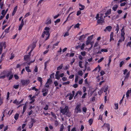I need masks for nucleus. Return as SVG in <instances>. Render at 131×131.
I'll return each mask as SVG.
<instances>
[{"mask_svg": "<svg viewBox=\"0 0 131 131\" xmlns=\"http://www.w3.org/2000/svg\"><path fill=\"white\" fill-rule=\"evenodd\" d=\"M50 28L48 27H46L44 28V31L43 32L41 37L45 38V40H47L49 38L50 34H49V30Z\"/></svg>", "mask_w": 131, "mask_h": 131, "instance_id": "1", "label": "nucleus"}, {"mask_svg": "<svg viewBox=\"0 0 131 131\" xmlns=\"http://www.w3.org/2000/svg\"><path fill=\"white\" fill-rule=\"evenodd\" d=\"M60 112L62 113L63 115H66L67 116L70 117L71 116V114L69 113L68 107V106H66L64 108H60Z\"/></svg>", "mask_w": 131, "mask_h": 131, "instance_id": "2", "label": "nucleus"}, {"mask_svg": "<svg viewBox=\"0 0 131 131\" xmlns=\"http://www.w3.org/2000/svg\"><path fill=\"white\" fill-rule=\"evenodd\" d=\"M103 14H101L99 17V14H97L95 18L97 19V22L98 24H101L103 23L104 22V18L105 17V16H103Z\"/></svg>", "mask_w": 131, "mask_h": 131, "instance_id": "3", "label": "nucleus"}, {"mask_svg": "<svg viewBox=\"0 0 131 131\" xmlns=\"http://www.w3.org/2000/svg\"><path fill=\"white\" fill-rule=\"evenodd\" d=\"M80 104H79L77 105L76 106L74 110L75 112L77 114L81 112V108Z\"/></svg>", "mask_w": 131, "mask_h": 131, "instance_id": "4", "label": "nucleus"}, {"mask_svg": "<svg viewBox=\"0 0 131 131\" xmlns=\"http://www.w3.org/2000/svg\"><path fill=\"white\" fill-rule=\"evenodd\" d=\"M6 47V43L4 42L3 43H1V48H0V54L2 53L3 50V47H4V49H5Z\"/></svg>", "mask_w": 131, "mask_h": 131, "instance_id": "5", "label": "nucleus"}, {"mask_svg": "<svg viewBox=\"0 0 131 131\" xmlns=\"http://www.w3.org/2000/svg\"><path fill=\"white\" fill-rule=\"evenodd\" d=\"M36 42H34L32 43L28 47V49L31 48V51H33L36 46Z\"/></svg>", "mask_w": 131, "mask_h": 131, "instance_id": "6", "label": "nucleus"}, {"mask_svg": "<svg viewBox=\"0 0 131 131\" xmlns=\"http://www.w3.org/2000/svg\"><path fill=\"white\" fill-rule=\"evenodd\" d=\"M36 122L35 119L34 118H31V121L29 125V128H32L33 125Z\"/></svg>", "mask_w": 131, "mask_h": 131, "instance_id": "7", "label": "nucleus"}, {"mask_svg": "<svg viewBox=\"0 0 131 131\" xmlns=\"http://www.w3.org/2000/svg\"><path fill=\"white\" fill-rule=\"evenodd\" d=\"M21 82L23 85H25L26 84H28L29 83V80H21Z\"/></svg>", "mask_w": 131, "mask_h": 131, "instance_id": "8", "label": "nucleus"}, {"mask_svg": "<svg viewBox=\"0 0 131 131\" xmlns=\"http://www.w3.org/2000/svg\"><path fill=\"white\" fill-rule=\"evenodd\" d=\"M24 24V21L23 19L21 20V24L19 26L18 29L19 30H20L22 28Z\"/></svg>", "mask_w": 131, "mask_h": 131, "instance_id": "9", "label": "nucleus"}, {"mask_svg": "<svg viewBox=\"0 0 131 131\" xmlns=\"http://www.w3.org/2000/svg\"><path fill=\"white\" fill-rule=\"evenodd\" d=\"M112 28V27L111 26H108L106 27V28L104 29V31L106 32L107 30L108 31H110Z\"/></svg>", "mask_w": 131, "mask_h": 131, "instance_id": "10", "label": "nucleus"}, {"mask_svg": "<svg viewBox=\"0 0 131 131\" xmlns=\"http://www.w3.org/2000/svg\"><path fill=\"white\" fill-rule=\"evenodd\" d=\"M30 57L29 55H25L24 56V59L25 61H27L29 59Z\"/></svg>", "mask_w": 131, "mask_h": 131, "instance_id": "11", "label": "nucleus"}, {"mask_svg": "<svg viewBox=\"0 0 131 131\" xmlns=\"http://www.w3.org/2000/svg\"><path fill=\"white\" fill-rule=\"evenodd\" d=\"M36 97V96L35 95H34L30 99V100H31V101L29 103L30 104H32L34 102L35 100L34 99Z\"/></svg>", "mask_w": 131, "mask_h": 131, "instance_id": "12", "label": "nucleus"}, {"mask_svg": "<svg viewBox=\"0 0 131 131\" xmlns=\"http://www.w3.org/2000/svg\"><path fill=\"white\" fill-rule=\"evenodd\" d=\"M79 6H80L81 7L79 8V10H83L85 8V6L84 5H81V4L79 3Z\"/></svg>", "mask_w": 131, "mask_h": 131, "instance_id": "13", "label": "nucleus"}, {"mask_svg": "<svg viewBox=\"0 0 131 131\" xmlns=\"http://www.w3.org/2000/svg\"><path fill=\"white\" fill-rule=\"evenodd\" d=\"M101 67L99 65H98V66L95 68L93 71H95L97 70H98V72H99L100 70Z\"/></svg>", "mask_w": 131, "mask_h": 131, "instance_id": "14", "label": "nucleus"}, {"mask_svg": "<svg viewBox=\"0 0 131 131\" xmlns=\"http://www.w3.org/2000/svg\"><path fill=\"white\" fill-rule=\"evenodd\" d=\"M51 23V19L49 17L47 18L46 20V24H50Z\"/></svg>", "mask_w": 131, "mask_h": 131, "instance_id": "15", "label": "nucleus"}, {"mask_svg": "<svg viewBox=\"0 0 131 131\" xmlns=\"http://www.w3.org/2000/svg\"><path fill=\"white\" fill-rule=\"evenodd\" d=\"M111 10L110 9L107 10V12L105 13V15H106V16H107V15L110 14L111 13Z\"/></svg>", "mask_w": 131, "mask_h": 131, "instance_id": "16", "label": "nucleus"}, {"mask_svg": "<svg viewBox=\"0 0 131 131\" xmlns=\"http://www.w3.org/2000/svg\"><path fill=\"white\" fill-rule=\"evenodd\" d=\"M85 38V36L83 35L81 36L79 38V40H83L84 38Z\"/></svg>", "mask_w": 131, "mask_h": 131, "instance_id": "17", "label": "nucleus"}, {"mask_svg": "<svg viewBox=\"0 0 131 131\" xmlns=\"http://www.w3.org/2000/svg\"><path fill=\"white\" fill-rule=\"evenodd\" d=\"M63 64L62 63L61 64L59 67H57V70H59L61 69L63 67Z\"/></svg>", "mask_w": 131, "mask_h": 131, "instance_id": "18", "label": "nucleus"}, {"mask_svg": "<svg viewBox=\"0 0 131 131\" xmlns=\"http://www.w3.org/2000/svg\"><path fill=\"white\" fill-rule=\"evenodd\" d=\"M25 69L26 71L28 72H31V70L30 69H29V66L26 67Z\"/></svg>", "mask_w": 131, "mask_h": 131, "instance_id": "19", "label": "nucleus"}, {"mask_svg": "<svg viewBox=\"0 0 131 131\" xmlns=\"http://www.w3.org/2000/svg\"><path fill=\"white\" fill-rule=\"evenodd\" d=\"M51 115L55 118L57 119V117L54 113L52 112H51Z\"/></svg>", "mask_w": 131, "mask_h": 131, "instance_id": "20", "label": "nucleus"}, {"mask_svg": "<svg viewBox=\"0 0 131 131\" xmlns=\"http://www.w3.org/2000/svg\"><path fill=\"white\" fill-rule=\"evenodd\" d=\"M37 80L40 82L41 84L42 83V78L41 77H38L37 78Z\"/></svg>", "mask_w": 131, "mask_h": 131, "instance_id": "21", "label": "nucleus"}, {"mask_svg": "<svg viewBox=\"0 0 131 131\" xmlns=\"http://www.w3.org/2000/svg\"><path fill=\"white\" fill-rule=\"evenodd\" d=\"M93 35H92L90 36H89L88 38V41H90L93 38Z\"/></svg>", "mask_w": 131, "mask_h": 131, "instance_id": "22", "label": "nucleus"}, {"mask_svg": "<svg viewBox=\"0 0 131 131\" xmlns=\"http://www.w3.org/2000/svg\"><path fill=\"white\" fill-rule=\"evenodd\" d=\"M130 73L129 72H128L126 75V76H125V79H124V80L126 79H127L128 77H129L130 75Z\"/></svg>", "mask_w": 131, "mask_h": 131, "instance_id": "23", "label": "nucleus"}, {"mask_svg": "<svg viewBox=\"0 0 131 131\" xmlns=\"http://www.w3.org/2000/svg\"><path fill=\"white\" fill-rule=\"evenodd\" d=\"M113 32H111L110 36V40H114V39L113 38Z\"/></svg>", "mask_w": 131, "mask_h": 131, "instance_id": "24", "label": "nucleus"}, {"mask_svg": "<svg viewBox=\"0 0 131 131\" xmlns=\"http://www.w3.org/2000/svg\"><path fill=\"white\" fill-rule=\"evenodd\" d=\"M64 129V126L63 124H62L60 126V128L59 131H63Z\"/></svg>", "mask_w": 131, "mask_h": 131, "instance_id": "25", "label": "nucleus"}, {"mask_svg": "<svg viewBox=\"0 0 131 131\" xmlns=\"http://www.w3.org/2000/svg\"><path fill=\"white\" fill-rule=\"evenodd\" d=\"M121 35H125V33L124 32V27H123L121 30Z\"/></svg>", "mask_w": 131, "mask_h": 131, "instance_id": "26", "label": "nucleus"}, {"mask_svg": "<svg viewBox=\"0 0 131 131\" xmlns=\"http://www.w3.org/2000/svg\"><path fill=\"white\" fill-rule=\"evenodd\" d=\"M117 7L118 6L117 5H115L113 7V9L114 11H116L117 9Z\"/></svg>", "mask_w": 131, "mask_h": 131, "instance_id": "27", "label": "nucleus"}, {"mask_svg": "<svg viewBox=\"0 0 131 131\" xmlns=\"http://www.w3.org/2000/svg\"><path fill=\"white\" fill-rule=\"evenodd\" d=\"M19 115L18 113L15 114L14 116V118L16 120H17L19 117Z\"/></svg>", "mask_w": 131, "mask_h": 131, "instance_id": "28", "label": "nucleus"}, {"mask_svg": "<svg viewBox=\"0 0 131 131\" xmlns=\"http://www.w3.org/2000/svg\"><path fill=\"white\" fill-rule=\"evenodd\" d=\"M48 92V89L46 88H43L42 90V92Z\"/></svg>", "mask_w": 131, "mask_h": 131, "instance_id": "29", "label": "nucleus"}, {"mask_svg": "<svg viewBox=\"0 0 131 131\" xmlns=\"http://www.w3.org/2000/svg\"><path fill=\"white\" fill-rule=\"evenodd\" d=\"M78 73L79 75L81 76H82L83 74L82 71V70L79 71L78 72Z\"/></svg>", "mask_w": 131, "mask_h": 131, "instance_id": "30", "label": "nucleus"}, {"mask_svg": "<svg viewBox=\"0 0 131 131\" xmlns=\"http://www.w3.org/2000/svg\"><path fill=\"white\" fill-rule=\"evenodd\" d=\"M111 57H110L109 58L108 62L107 64V66H110V64L111 62Z\"/></svg>", "mask_w": 131, "mask_h": 131, "instance_id": "31", "label": "nucleus"}, {"mask_svg": "<svg viewBox=\"0 0 131 131\" xmlns=\"http://www.w3.org/2000/svg\"><path fill=\"white\" fill-rule=\"evenodd\" d=\"M89 123L90 125H91L92 124L93 122V120L91 118L89 119Z\"/></svg>", "mask_w": 131, "mask_h": 131, "instance_id": "32", "label": "nucleus"}, {"mask_svg": "<svg viewBox=\"0 0 131 131\" xmlns=\"http://www.w3.org/2000/svg\"><path fill=\"white\" fill-rule=\"evenodd\" d=\"M78 76L77 75H75V83H77L78 80Z\"/></svg>", "mask_w": 131, "mask_h": 131, "instance_id": "33", "label": "nucleus"}, {"mask_svg": "<svg viewBox=\"0 0 131 131\" xmlns=\"http://www.w3.org/2000/svg\"><path fill=\"white\" fill-rule=\"evenodd\" d=\"M119 30V25L118 24H117L116 26V29L115 30L117 31L116 33H117L118 32V31Z\"/></svg>", "mask_w": 131, "mask_h": 131, "instance_id": "34", "label": "nucleus"}, {"mask_svg": "<svg viewBox=\"0 0 131 131\" xmlns=\"http://www.w3.org/2000/svg\"><path fill=\"white\" fill-rule=\"evenodd\" d=\"M82 61H79V66L80 67V68H83V67L82 66Z\"/></svg>", "mask_w": 131, "mask_h": 131, "instance_id": "35", "label": "nucleus"}, {"mask_svg": "<svg viewBox=\"0 0 131 131\" xmlns=\"http://www.w3.org/2000/svg\"><path fill=\"white\" fill-rule=\"evenodd\" d=\"M26 105L25 104V105H24V106L23 107V113H24L25 111L26 108Z\"/></svg>", "mask_w": 131, "mask_h": 131, "instance_id": "36", "label": "nucleus"}, {"mask_svg": "<svg viewBox=\"0 0 131 131\" xmlns=\"http://www.w3.org/2000/svg\"><path fill=\"white\" fill-rule=\"evenodd\" d=\"M6 13V12H5L4 10H2V12L1 14L2 15L4 16Z\"/></svg>", "mask_w": 131, "mask_h": 131, "instance_id": "37", "label": "nucleus"}, {"mask_svg": "<svg viewBox=\"0 0 131 131\" xmlns=\"http://www.w3.org/2000/svg\"><path fill=\"white\" fill-rule=\"evenodd\" d=\"M84 46L85 44L84 43H82V45H80V48L81 49L83 50L84 49Z\"/></svg>", "mask_w": 131, "mask_h": 131, "instance_id": "38", "label": "nucleus"}, {"mask_svg": "<svg viewBox=\"0 0 131 131\" xmlns=\"http://www.w3.org/2000/svg\"><path fill=\"white\" fill-rule=\"evenodd\" d=\"M130 93L129 92V91L127 90L126 94V96L127 97H129V94Z\"/></svg>", "mask_w": 131, "mask_h": 131, "instance_id": "39", "label": "nucleus"}, {"mask_svg": "<svg viewBox=\"0 0 131 131\" xmlns=\"http://www.w3.org/2000/svg\"><path fill=\"white\" fill-rule=\"evenodd\" d=\"M52 82V81L51 80H50L49 79H48L47 80V81L46 82V84H47V83H49V84H50Z\"/></svg>", "mask_w": 131, "mask_h": 131, "instance_id": "40", "label": "nucleus"}, {"mask_svg": "<svg viewBox=\"0 0 131 131\" xmlns=\"http://www.w3.org/2000/svg\"><path fill=\"white\" fill-rule=\"evenodd\" d=\"M73 13V12H72L71 13H70L69 15L68 16V17H67V19L64 22V24L67 21H68V18H69L70 17V15L71 14H72Z\"/></svg>", "mask_w": 131, "mask_h": 131, "instance_id": "41", "label": "nucleus"}, {"mask_svg": "<svg viewBox=\"0 0 131 131\" xmlns=\"http://www.w3.org/2000/svg\"><path fill=\"white\" fill-rule=\"evenodd\" d=\"M81 54L83 56H85L86 55V52L85 51L81 52Z\"/></svg>", "mask_w": 131, "mask_h": 131, "instance_id": "42", "label": "nucleus"}, {"mask_svg": "<svg viewBox=\"0 0 131 131\" xmlns=\"http://www.w3.org/2000/svg\"><path fill=\"white\" fill-rule=\"evenodd\" d=\"M74 96V95H72V93L70 94V97H69V100H71Z\"/></svg>", "mask_w": 131, "mask_h": 131, "instance_id": "43", "label": "nucleus"}, {"mask_svg": "<svg viewBox=\"0 0 131 131\" xmlns=\"http://www.w3.org/2000/svg\"><path fill=\"white\" fill-rule=\"evenodd\" d=\"M104 125H105L106 127H107V128H110V125L109 124H104Z\"/></svg>", "mask_w": 131, "mask_h": 131, "instance_id": "44", "label": "nucleus"}, {"mask_svg": "<svg viewBox=\"0 0 131 131\" xmlns=\"http://www.w3.org/2000/svg\"><path fill=\"white\" fill-rule=\"evenodd\" d=\"M70 83V82L69 81H68L67 82H63L62 83V85H63L69 84Z\"/></svg>", "mask_w": 131, "mask_h": 131, "instance_id": "45", "label": "nucleus"}, {"mask_svg": "<svg viewBox=\"0 0 131 131\" xmlns=\"http://www.w3.org/2000/svg\"><path fill=\"white\" fill-rule=\"evenodd\" d=\"M11 72L9 71L8 73L6 74V76L7 77H8L11 74Z\"/></svg>", "mask_w": 131, "mask_h": 131, "instance_id": "46", "label": "nucleus"}, {"mask_svg": "<svg viewBox=\"0 0 131 131\" xmlns=\"http://www.w3.org/2000/svg\"><path fill=\"white\" fill-rule=\"evenodd\" d=\"M59 42L60 41H58V42H57V43H56L55 44H54L53 45V48H55V47L56 46H57L58 45V44H59Z\"/></svg>", "mask_w": 131, "mask_h": 131, "instance_id": "47", "label": "nucleus"}, {"mask_svg": "<svg viewBox=\"0 0 131 131\" xmlns=\"http://www.w3.org/2000/svg\"><path fill=\"white\" fill-rule=\"evenodd\" d=\"M48 105H46L45 106L44 108L43 109L45 111L47 110L48 109Z\"/></svg>", "mask_w": 131, "mask_h": 131, "instance_id": "48", "label": "nucleus"}, {"mask_svg": "<svg viewBox=\"0 0 131 131\" xmlns=\"http://www.w3.org/2000/svg\"><path fill=\"white\" fill-rule=\"evenodd\" d=\"M124 63V62L123 61H121L120 63V64H119V67H122V65H123V64Z\"/></svg>", "mask_w": 131, "mask_h": 131, "instance_id": "49", "label": "nucleus"}, {"mask_svg": "<svg viewBox=\"0 0 131 131\" xmlns=\"http://www.w3.org/2000/svg\"><path fill=\"white\" fill-rule=\"evenodd\" d=\"M69 65H67L64 67L63 68V69L64 70H66L68 69H69Z\"/></svg>", "mask_w": 131, "mask_h": 131, "instance_id": "50", "label": "nucleus"}, {"mask_svg": "<svg viewBox=\"0 0 131 131\" xmlns=\"http://www.w3.org/2000/svg\"><path fill=\"white\" fill-rule=\"evenodd\" d=\"M82 110L83 112L85 113L87 111V108L85 107H83L82 108Z\"/></svg>", "mask_w": 131, "mask_h": 131, "instance_id": "51", "label": "nucleus"}, {"mask_svg": "<svg viewBox=\"0 0 131 131\" xmlns=\"http://www.w3.org/2000/svg\"><path fill=\"white\" fill-rule=\"evenodd\" d=\"M48 92H43V96H46L48 93Z\"/></svg>", "mask_w": 131, "mask_h": 131, "instance_id": "52", "label": "nucleus"}, {"mask_svg": "<svg viewBox=\"0 0 131 131\" xmlns=\"http://www.w3.org/2000/svg\"><path fill=\"white\" fill-rule=\"evenodd\" d=\"M101 51L102 52H107L108 51V50L106 49H101Z\"/></svg>", "mask_w": 131, "mask_h": 131, "instance_id": "53", "label": "nucleus"}, {"mask_svg": "<svg viewBox=\"0 0 131 131\" xmlns=\"http://www.w3.org/2000/svg\"><path fill=\"white\" fill-rule=\"evenodd\" d=\"M115 109L116 110H117L118 108V103L115 104Z\"/></svg>", "mask_w": 131, "mask_h": 131, "instance_id": "54", "label": "nucleus"}, {"mask_svg": "<svg viewBox=\"0 0 131 131\" xmlns=\"http://www.w3.org/2000/svg\"><path fill=\"white\" fill-rule=\"evenodd\" d=\"M19 84L15 85V84L14 86V88L15 89H17L19 87Z\"/></svg>", "mask_w": 131, "mask_h": 131, "instance_id": "55", "label": "nucleus"}, {"mask_svg": "<svg viewBox=\"0 0 131 131\" xmlns=\"http://www.w3.org/2000/svg\"><path fill=\"white\" fill-rule=\"evenodd\" d=\"M108 89V86H105L104 87V92H106L107 91V89Z\"/></svg>", "mask_w": 131, "mask_h": 131, "instance_id": "56", "label": "nucleus"}, {"mask_svg": "<svg viewBox=\"0 0 131 131\" xmlns=\"http://www.w3.org/2000/svg\"><path fill=\"white\" fill-rule=\"evenodd\" d=\"M103 115L101 114L99 116V119H100L101 121H102V120Z\"/></svg>", "mask_w": 131, "mask_h": 131, "instance_id": "57", "label": "nucleus"}, {"mask_svg": "<svg viewBox=\"0 0 131 131\" xmlns=\"http://www.w3.org/2000/svg\"><path fill=\"white\" fill-rule=\"evenodd\" d=\"M124 36V35L123 36L121 35V40H119V41H120V40H121V41L124 40L125 39Z\"/></svg>", "mask_w": 131, "mask_h": 131, "instance_id": "58", "label": "nucleus"}, {"mask_svg": "<svg viewBox=\"0 0 131 131\" xmlns=\"http://www.w3.org/2000/svg\"><path fill=\"white\" fill-rule=\"evenodd\" d=\"M126 3H127H127H126V2H125L121 3L120 4V5L121 6H124L125 5V4Z\"/></svg>", "mask_w": 131, "mask_h": 131, "instance_id": "59", "label": "nucleus"}, {"mask_svg": "<svg viewBox=\"0 0 131 131\" xmlns=\"http://www.w3.org/2000/svg\"><path fill=\"white\" fill-rule=\"evenodd\" d=\"M69 35V34L68 32H66L64 35H63V36L64 37L67 36H68Z\"/></svg>", "mask_w": 131, "mask_h": 131, "instance_id": "60", "label": "nucleus"}, {"mask_svg": "<svg viewBox=\"0 0 131 131\" xmlns=\"http://www.w3.org/2000/svg\"><path fill=\"white\" fill-rule=\"evenodd\" d=\"M14 77L15 78V79L16 80H18L19 79V77L18 76L17 74H14Z\"/></svg>", "mask_w": 131, "mask_h": 131, "instance_id": "61", "label": "nucleus"}, {"mask_svg": "<svg viewBox=\"0 0 131 131\" xmlns=\"http://www.w3.org/2000/svg\"><path fill=\"white\" fill-rule=\"evenodd\" d=\"M9 76H10L9 77V78H8V80H9L11 79L13 77V74H11V75H10Z\"/></svg>", "mask_w": 131, "mask_h": 131, "instance_id": "62", "label": "nucleus"}, {"mask_svg": "<svg viewBox=\"0 0 131 131\" xmlns=\"http://www.w3.org/2000/svg\"><path fill=\"white\" fill-rule=\"evenodd\" d=\"M56 78L57 80H59L60 79V75H55Z\"/></svg>", "mask_w": 131, "mask_h": 131, "instance_id": "63", "label": "nucleus"}, {"mask_svg": "<svg viewBox=\"0 0 131 131\" xmlns=\"http://www.w3.org/2000/svg\"><path fill=\"white\" fill-rule=\"evenodd\" d=\"M80 26V24L78 23L77 24L75 25L74 26V28H78Z\"/></svg>", "mask_w": 131, "mask_h": 131, "instance_id": "64", "label": "nucleus"}]
</instances>
